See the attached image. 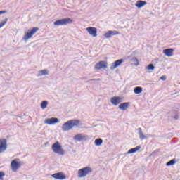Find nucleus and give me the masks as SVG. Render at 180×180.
Here are the masks:
<instances>
[{
	"mask_svg": "<svg viewBox=\"0 0 180 180\" xmlns=\"http://www.w3.org/2000/svg\"><path fill=\"white\" fill-rule=\"evenodd\" d=\"M174 164H175V160H172L169 161V162L166 164V165H167V167H169V166H171V165H174Z\"/></svg>",
	"mask_w": 180,
	"mask_h": 180,
	"instance_id": "nucleus-26",
	"label": "nucleus"
},
{
	"mask_svg": "<svg viewBox=\"0 0 180 180\" xmlns=\"http://www.w3.org/2000/svg\"><path fill=\"white\" fill-rule=\"evenodd\" d=\"M39 74H41V75H47L49 74V71L47 70H43L39 71Z\"/></svg>",
	"mask_w": 180,
	"mask_h": 180,
	"instance_id": "nucleus-24",
	"label": "nucleus"
},
{
	"mask_svg": "<svg viewBox=\"0 0 180 180\" xmlns=\"http://www.w3.org/2000/svg\"><path fill=\"white\" fill-rule=\"evenodd\" d=\"M8 147L7 141L5 139H0V153H4Z\"/></svg>",
	"mask_w": 180,
	"mask_h": 180,
	"instance_id": "nucleus-10",
	"label": "nucleus"
},
{
	"mask_svg": "<svg viewBox=\"0 0 180 180\" xmlns=\"http://www.w3.org/2000/svg\"><path fill=\"white\" fill-rule=\"evenodd\" d=\"M104 37H105V39H110V37H112V34L110 33V31L107 32L105 34H104Z\"/></svg>",
	"mask_w": 180,
	"mask_h": 180,
	"instance_id": "nucleus-23",
	"label": "nucleus"
},
{
	"mask_svg": "<svg viewBox=\"0 0 180 180\" xmlns=\"http://www.w3.org/2000/svg\"><path fill=\"white\" fill-rule=\"evenodd\" d=\"M163 53L167 57H172L174 56V49H167L163 50Z\"/></svg>",
	"mask_w": 180,
	"mask_h": 180,
	"instance_id": "nucleus-14",
	"label": "nucleus"
},
{
	"mask_svg": "<svg viewBox=\"0 0 180 180\" xmlns=\"http://www.w3.org/2000/svg\"><path fill=\"white\" fill-rule=\"evenodd\" d=\"M4 176H5V172H0V180H4Z\"/></svg>",
	"mask_w": 180,
	"mask_h": 180,
	"instance_id": "nucleus-28",
	"label": "nucleus"
},
{
	"mask_svg": "<svg viewBox=\"0 0 180 180\" xmlns=\"http://www.w3.org/2000/svg\"><path fill=\"white\" fill-rule=\"evenodd\" d=\"M146 5H147V1L139 0L136 1L135 6H136V8H143V6H146Z\"/></svg>",
	"mask_w": 180,
	"mask_h": 180,
	"instance_id": "nucleus-15",
	"label": "nucleus"
},
{
	"mask_svg": "<svg viewBox=\"0 0 180 180\" xmlns=\"http://www.w3.org/2000/svg\"><path fill=\"white\" fill-rule=\"evenodd\" d=\"M11 167L12 171L16 172L22 167V162L19 161V158L14 159L11 162Z\"/></svg>",
	"mask_w": 180,
	"mask_h": 180,
	"instance_id": "nucleus-5",
	"label": "nucleus"
},
{
	"mask_svg": "<svg viewBox=\"0 0 180 180\" xmlns=\"http://www.w3.org/2000/svg\"><path fill=\"white\" fill-rule=\"evenodd\" d=\"M48 102L46 101H44L41 103V109H46L47 108Z\"/></svg>",
	"mask_w": 180,
	"mask_h": 180,
	"instance_id": "nucleus-22",
	"label": "nucleus"
},
{
	"mask_svg": "<svg viewBox=\"0 0 180 180\" xmlns=\"http://www.w3.org/2000/svg\"><path fill=\"white\" fill-rule=\"evenodd\" d=\"M79 125V120H71L63 124V131H68L75 127V126Z\"/></svg>",
	"mask_w": 180,
	"mask_h": 180,
	"instance_id": "nucleus-1",
	"label": "nucleus"
},
{
	"mask_svg": "<svg viewBox=\"0 0 180 180\" xmlns=\"http://www.w3.org/2000/svg\"><path fill=\"white\" fill-rule=\"evenodd\" d=\"M110 32L111 33V37L116 36V35L119 34V32H117L116 30H113V31L110 30Z\"/></svg>",
	"mask_w": 180,
	"mask_h": 180,
	"instance_id": "nucleus-27",
	"label": "nucleus"
},
{
	"mask_svg": "<svg viewBox=\"0 0 180 180\" xmlns=\"http://www.w3.org/2000/svg\"><path fill=\"white\" fill-rule=\"evenodd\" d=\"M4 13H6V11H1L0 15H4Z\"/></svg>",
	"mask_w": 180,
	"mask_h": 180,
	"instance_id": "nucleus-32",
	"label": "nucleus"
},
{
	"mask_svg": "<svg viewBox=\"0 0 180 180\" xmlns=\"http://www.w3.org/2000/svg\"><path fill=\"white\" fill-rule=\"evenodd\" d=\"M51 176H52V178H54L55 179H59V180L66 179V178H67L65 174H64V173H63V172L55 173V174H52Z\"/></svg>",
	"mask_w": 180,
	"mask_h": 180,
	"instance_id": "nucleus-11",
	"label": "nucleus"
},
{
	"mask_svg": "<svg viewBox=\"0 0 180 180\" xmlns=\"http://www.w3.org/2000/svg\"><path fill=\"white\" fill-rule=\"evenodd\" d=\"M131 61L134 63V65H139V59L137 58H133Z\"/></svg>",
	"mask_w": 180,
	"mask_h": 180,
	"instance_id": "nucleus-25",
	"label": "nucleus"
},
{
	"mask_svg": "<svg viewBox=\"0 0 180 180\" xmlns=\"http://www.w3.org/2000/svg\"><path fill=\"white\" fill-rule=\"evenodd\" d=\"M122 63H123V60L122 59H120L117 60L116 61H115L110 66V70H113L115 68H117V67H119V65H120L122 64Z\"/></svg>",
	"mask_w": 180,
	"mask_h": 180,
	"instance_id": "nucleus-13",
	"label": "nucleus"
},
{
	"mask_svg": "<svg viewBox=\"0 0 180 180\" xmlns=\"http://www.w3.org/2000/svg\"><path fill=\"white\" fill-rule=\"evenodd\" d=\"M96 146H101L102 143H103V140L102 139H97L94 141Z\"/></svg>",
	"mask_w": 180,
	"mask_h": 180,
	"instance_id": "nucleus-21",
	"label": "nucleus"
},
{
	"mask_svg": "<svg viewBox=\"0 0 180 180\" xmlns=\"http://www.w3.org/2000/svg\"><path fill=\"white\" fill-rule=\"evenodd\" d=\"M138 131L139 134V139H141V140H145V139H147V136H146V135H144L143 133V129L141 128H139Z\"/></svg>",
	"mask_w": 180,
	"mask_h": 180,
	"instance_id": "nucleus-17",
	"label": "nucleus"
},
{
	"mask_svg": "<svg viewBox=\"0 0 180 180\" xmlns=\"http://www.w3.org/2000/svg\"><path fill=\"white\" fill-rule=\"evenodd\" d=\"M148 70H154V65H153V64L148 65Z\"/></svg>",
	"mask_w": 180,
	"mask_h": 180,
	"instance_id": "nucleus-30",
	"label": "nucleus"
},
{
	"mask_svg": "<svg viewBox=\"0 0 180 180\" xmlns=\"http://www.w3.org/2000/svg\"><path fill=\"white\" fill-rule=\"evenodd\" d=\"M122 101H123V98L119 96H114L111 98L110 102L114 106H117L119 103H121Z\"/></svg>",
	"mask_w": 180,
	"mask_h": 180,
	"instance_id": "nucleus-9",
	"label": "nucleus"
},
{
	"mask_svg": "<svg viewBox=\"0 0 180 180\" xmlns=\"http://www.w3.org/2000/svg\"><path fill=\"white\" fill-rule=\"evenodd\" d=\"M140 148H141V146H136V148L129 149L127 152V154H133L134 153H137V151H139Z\"/></svg>",
	"mask_w": 180,
	"mask_h": 180,
	"instance_id": "nucleus-18",
	"label": "nucleus"
},
{
	"mask_svg": "<svg viewBox=\"0 0 180 180\" xmlns=\"http://www.w3.org/2000/svg\"><path fill=\"white\" fill-rule=\"evenodd\" d=\"M129 105H130V103L129 102L124 103L119 105V109H121V110H126V109H127V108H129Z\"/></svg>",
	"mask_w": 180,
	"mask_h": 180,
	"instance_id": "nucleus-16",
	"label": "nucleus"
},
{
	"mask_svg": "<svg viewBox=\"0 0 180 180\" xmlns=\"http://www.w3.org/2000/svg\"><path fill=\"white\" fill-rule=\"evenodd\" d=\"M51 148L55 154H59L60 155H64V154H65L63 146H61V143L58 141L55 142L52 145Z\"/></svg>",
	"mask_w": 180,
	"mask_h": 180,
	"instance_id": "nucleus-2",
	"label": "nucleus"
},
{
	"mask_svg": "<svg viewBox=\"0 0 180 180\" xmlns=\"http://www.w3.org/2000/svg\"><path fill=\"white\" fill-rule=\"evenodd\" d=\"M84 139H85V136L82 134H78L75 136V140H77V141H81V140H84Z\"/></svg>",
	"mask_w": 180,
	"mask_h": 180,
	"instance_id": "nucleus-19",
	"label": "nucleus"
},
{
	"mask_svg": "<svg viewBox=\"0 0 180 180\" xmlns=\"http://www.w3.org/2000/svg\"><path fill=\"white\" fill-rule=\"evenodd\" d=\"M86 32L91 34L93 37L98 36V30L94 27H89L86 28Z\"/></svg>",
	"mask_w": 180,
	"mask_h": 180,
	"instance_id": "nucleus-7",
	"label": "nucleus"
},
{
	"mask_svg": "<svg viewBox=\"0 0 180 180\" xmlns=\"http://www.w3.org/2000/svg\"><path fill=\"white\" fill-rule=\"evenodd\" d=\"M70 23H72V19L63 18V19L55 21L53 22V25L54 26H64L65 25H70Z\"/></svg>",
	"mask_w": 180,
	"mask_h": 180,
	"instance_id": "nucleus-4",
	"label": "nucleus"
},
{
	"mask_svg": "<svg viewBox=\"0 0 180 180\" xmlns=\"http://www.w3.org/2000/svg\"><path fill=\"white\" fill-rule=\"evenodd\" d=\"M91 172H92V169L89 167L80 169L78 170V178H85Z\"/></svg>",
	"mask_w": 180,
	"mask_h": 180,
	"instance_id": "nucleus-3",
	"label": "nucleus"
},
{
	"mask_svg": "<svg viewBox=\"0 0 180 180\" xmlns=\"http://www.w3.org/2000/svg\"><path fill=\"white\" fill-rule=\"evenodd\" d=\"M6 22H8L7 19L0 24V29L1 27H3V26H5V25L6 24Z\"/></svg>",
	"mask_w": 180,
	"mask_h": 180,
	"instance_id": "nucleus-29",
	"label": "nucleus"
},
{
	"mask_svg": "<svg viewBox=\"0 0 180 180\" xmlns=\"http://www.w3.org/2000/svg\"><path fill=\"white\" fill-rule=\"evenodd\" d=\"M39 32V27H35L32 30H28V32L24 35V40H29V39H32L34 34H36Z\"/></svg>",
	"mask_w": 180,
	"mask_h": 180,
	"instance_id": "nucleus-6",
	"label": "nucleus"
},
{
	"mask_svg": "<svg viewBox=\"0 0 180 180\" xmlns=\"http://www.w3.org/2000/svg\"><path fill=\"white\" fill-rule=\"evenodd\" d=\"M134 92L136 95H139V94H141V92H143V88L140 86L135 87L134 89Z\"/></svg>",
	"mask_w": 180,
	"mask_h": 180,
	"instance_id": "nucleus-20",
	"label": "nucleus"
},
{
	"mask_svg": "<svg viewBox=\"0 0 180 180\" xmlns=\"http://www.w3.org/2000/svg\"><path fill=\"white\" fill-rule=\"evenodd\" d=\"M45 124H56V123H58V119L56 117L48 118L45 120Z\"/></svg>",
	"mask_w": 180,
	"mask_h": 180,
	"instance_id": "nucleus-12",
	"label": "nucleus"
},
{
	"mask_svg": "<svg viewBox=\"0 0 180 180\" xmlns=\"http://www.w3.org/2000/svg\"><path fill=\"white\" fill-rule=\"evenodd\" d=\"M160 79L162 81H165V79H167V77L166 76H162V77H160Z\"/></svg>",
	"mask_w": 180,
	"mask_h": 180,
	"instance_id": "nucleus-31",
	"label": "nucleus"
},
{
	"mask_svg": "<svg viewBox=\"0 0 180 180\" xmlns=\"http://www.w3.org/2000/svg\"><path fill=\"white\" fill-rule=\"evenodd\" d=\"M96 70H102V68H108V62L101 60L96 64Z\"/></svg>",
	"mask_w": 180,
	"mask_h": 180,
	"instance_id": "nucleus-8",
	"label": "nucleus"
}]
</instances>
